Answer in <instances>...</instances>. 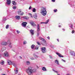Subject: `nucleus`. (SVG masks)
Here are the masks:
<instances>
[{"instance_id":"obj_60","label":"nucleus","mask_w":75,"mask_h":75,"mask_svg":"<svg viewBox=\"0 0 75 75\" xmlns=\"http://www.w3.org/2000/svg\"><path fill=\"white\" fill-rule=\"evenodd\" d=\"M2 75H6V74H3Z\"/></svg>"},{"instance_id":"obj_53","label":"nucleus","mask_w":75,"mask_h":75,"mask_svg":"<svg viewBox=\"0 0 75 75\" xmlns=\"http://www.w3.org/2000/svg\"><path fill=\"white\" fill-rule=\"evenodd\" d=\"M59 27H61V25H59Z\"/></svg>"},{"instance_id":"obj_25","label":"nucleus","mask_w":75,"mask_h":75,"mask_svg":"<svg viewBox=\"0 0 75 75\" xmlns=\"http://www.w3.org/2000/svg\"><path fill=\"white\" fill-rule=\"evenodd\" d=\"M69 27L71 28V29H70V30H72V24H70L69 25Z\"/></svg>"},{"instance_id":"obj_12","label":"nucleus","mask_w":75,"mask_h":75,"mask_svg":"<svg viewBox=\"0 0 75 75\" xmlns=\"http://www.w3.org/2000/svg\"><path fill=\"white\" fill-rule=\"evenodd\" d=\"M15 74H18V69L17 68H16V70H14Z\"/></svg>"},{"instance_id":"obj_14","label":"nucleus","mask_w":75,"mask_h":75,"mask_svg":"<svg viewBox=\"0 0 75 75\" xmlns=\"http://www.w3.org/2000/svg\"><path fill=\"white\" fill-rule=\"evenodd\" d=\"M56 54H57V55H58L59 57H64V56H63L61 54L59 53H58L57 52Z\"/></svg>"},{"instance_id":"obj_1","label":"nucleus","mask_w":75,"mask_h":75,"mask_svg":"<svg viewBox=\"0 0 75 75\" xmlns=\"http://www.w3.org/2000/svg\"><path fill=\"white\" fill-rule=\"evenodd\" d=\"M36 69H33V67H29L28 69L26 70V71L27 74L28 75H31V74L36 71Z\"/></svg>"},{"instance_id":"obj_27","label":"nucleus","mask_w":75,"mask_h":75,"mask_svg":"<svg viewBox=\"0 0 75 75\" xmlns=\"http://www.w3.org/2000/svg\"><path fill=\"white\" fill-rule=\"evenodd\" d=\"M6 48L5 47H2V51H4V50H6Z\"/></svg>"},{"instance_id":"obj_23","label":"nucleus","mask_w":75,"mask_h":75,"mask_svg":"<svg viewBox=\"0 0 75 75\" xmlns=\"http://www.w3.org/2000/svg\"><path fill=\"white\" fill-rule=\"evenodd\" d=\"M7 43L8 44H11V43L10 42V40H8L7 41Z\"/></svg>"},{"instance_id":"obj_45","label":"nucleus","mask_w":75,"mask_h":75,"mask_svg":"<svg viewBox=\"0 0 75 75\" xmlns=\"http://www.w3.org/2000/svg\"><path fill=\"white\" fill-rule=\"evenodd\" d=\"M52 2H55V0H52Z\"/></svg>"},{"instance_id":"obj_59","label":"nucleus","mask_w":75,"mask_h":75,"mask_svg":"<svg viewBox=\"0 0 75 75\" xmlns=\"http://www.w3.org/2000/svg\"><path fill=\"white\" fill-rule=\"evenodd\" d=\"M66 75H70L69 74H67Z\"/></svg>"},{"instance_id":"obj_51","label":"nucleus","mask_w":75,"mask_h":75,"mask_svg":"<svg viewBox=\"0 0 75 75\" xmlns=\"http://www.w3.org/2000/svg\"><path fill=\"white\" fill-rule=\"evenodd\" d=\"M41 24H45V22H41Z\"/></svg>"},{"instance_id":"obj_2","label":"nucleus","mask_w":75,"mask_h":75,"mask_svg":"<svg viewBox=\"0 0 75 75\" xmlns=\"http://www.w3.org/2000/svg\"><path fill=\"white\" fill-rule=\"evenodd\" d=\"M42 15L45 16L47 14V11H46V8L44 7H42L41 9V11L40 12Z\"/></svg>"},{"instance_id":"obj_19","label":"nucleus","mask_w":75,"mask_h":75,"mask_svg":"<svg viewBox=\"0 0 75 75\" xmlns=\"http://www.w3.org/2000/svg\"><path fill=\"white\" fill-rule=\"evenodd\" d=\"M15 18H16V19L20 20V16H16L15 17Z\"/></svg>"},{"instance_id":"obj_24","label":"nucleus","mask_w":75,"mask_h":75,"mask_svg":"<svg viewBox=\"0 0 75 75\" xmlns=\"http://www.w3.org/2000/svg\"><path fill=\"white\" fill-rule=\"evenodd\" d=\"M34 57H35V58H38V55H37L35 54L34 53L33 54Z\"/></svg>"},{"instance_id":"obj_4","label":"nucleus","mask_w":75,"mask_h":75,"mask_svg":"<svg viewBox=\"0 0 75 75\" xmlns=\"http://www.w3.org/2000/svg\"><path fill=\"white\" fill-rule=\"evenodd\" d=\"M39 31H40V25H39V24H38L37 30V31L38 32L37 33V37H38L39 35V34H40V33L38 32Z\"/></svg>"},{"instance_id":"obj_29","label":"nucleus","mask_w":75,"mask_h":75,"mask_svg":"<svg viewBox=\"0 0 75 75\" xmlns=\"http://www.w3.org/2000/svg\"><path fill=\"white\" fill-rule=\"evenodd\" d=\"M4 63V62L3 61H2L0 63L1 64V65H3Z\"/></svg>"},{"instance_id":"obj_46","label":"nucleus","mask_w":75,"mask_h":75,"mask_svg":"<svg viewBox=\"0 0 75 75\" xmlns=\"http://www.w3.org/2000/svg\"><path fill=\"white\" fill-rule=\"evenodd\" d=\"M38 47H36L35 48L34 50H38Z\"/></svg>"},{"instance_id":"obj_31","label":"nucleus","mask_w":75,"mask_h":75,"mask_svg":"<svg viewBox=\"0 0 75 75\" xmlns=\"http://www.w3.org/2000/svg\"><path fill=\"white\" fill-rule=\"evenodd\" d=\"M12 65H13V66L14 67H16V64L14 62H12Z\"/></svg>"},{"instance_id":"obj_6","label":"nucleus","mask_w":75,"mask_h":75,"mask_svg":"<svg viewBox=\"0 0 75 75\" xmlns=\"http://www.w3.org/2000/svg\"><path fill=\"white\" fill-rule=\"evenodd\" d=\"M45 50H46L45 47H42L41 48V50L43 53H45L46 52Z\"/></svg>"},{"instance_id":"obj_55","label":"nucleus","mask_w":75,"mask_h":75,"mask_svg":"<svg viewBox=\"0 0 75 75\" xmlns=\"http://www.w3.org/2000/svg\"><path fill=\"white\" fill-rule=\"evenodd\" d=\"M63 31H65V29H63Z\"/></svg>"},{"instance_id":"obj_7","label":"nucleus","mask_w":75,"mask_h":75,"mask_svg":"<svg viewBox=\"0 0 75 75\" xmlns=\"http://www.w3.org/2000/svg\"><path fill=\"white\" fill-rule=\"evenodd\" d=\"M30 23L31 25V26H32V27H35V26H36L35 24L32 21H30Z\"/></svg>"},{"instance_id":"obj_52","label":"nucleus","mask_w":75,"mask_h":75,"mask_svg":"<svg viewBox=\"0 0 75 75\" xmlns=\"http://www.w3.org/2000/svg\"><path fill=\"white\" fill-rule=\"evenodd\" d=\"M20 58H21V59H22V57L21 56L19 57Z\"/></svg>"},{"instance_id":"obj_41","label":"nucleus","mask_w":75,"mask_h":75,"mask_svg":"<svg viewBox=\"0 0 75 75\" xmlns=\"http://www.w3.org/2000/svg\"><path fill=\"white\" fill-rule=\"evenodd\" d=\"M6 18H3V20L4 21H6Z\"/></svg>"},{"instance_id":"obj_8","label":"nucleus","mask_w":75,"mask_h":75,"mask_svg":"<svg viewBox=\"0 0 75 75\" xmlns=\"http://www.w3.org/2000/svg\"><path fill=\"white\" fill-rule=\"evenodd\" d=\"M27 23L26 22H23L22 23V25L23 27H26V25H27Z\"/></svg>"},{"instance_id":"obj_56","label":"nucleus","mask_w":75,"mask_h":75,"mask_svg":"<svg viewBox=\"0 0 75 75\" xmlns=\"http://www.w3.org/2000/svg\"><path fill=\"white\" fill-rule=\"evenodd\" d=\"M37 68H38V69L39 68V67H38L37 66Z\"/></svg>"},{"instance_id":"obj_33","label":"nucleus","mask_w":75,"mask_h":75,"mask_svg":"<svg viewBox=\"0 0 75 75\" xmlns=\"http://www.w3.org/2000/svg\"><path fill=\"white\" fill-rule=\"evenodd\" d=\"M36 11V10L35 8H34L33 9V12H35Z\"/></svg>"},{"instance_id":"obj_9","label":"nucleus","mask_w":75,"mask_h":75,"mask_svg":"<svg viewBox=\"0 0 75 75\" xmlns=\"http://www.w3.org/2000/svg\"><path fill=\"white\" fill-rule=\"evenodd\" d=\"M4 56L5 57H8V54L7 52H5L4 54Z\"/></svg>"},{"instance_id":"obj_48","label":"nucleus","mask_w":75,"mask_h":75,"mask_svg":"<svg viewBox=\"0 0 75 75\" xmlns=\"http://www.w3.org/2000/svg\"><path fill=\"white\" fill-rule=\"evenodd\" d=\"M62 61H63V62H65V60H64L63 59H62Z\"/></svg>"},{"instance_id":"obj_32","label":"nucleus","mask_w":75,"mask_h":75,"mask_svg":"<svg viewBox=\"0 0 75 75\" xmlns=\"http://www.w3.org/2000/svg\"><path fill=\"white\" fill-rule=\"evenodd\" d=\"M52 70L53 71H54V72H56V73H58V71H56L55 70H54V69H53Z\"/></svg>"},{"instance_id":"obj_28","label":"nucleus","mask_w":75,"mask_h":75,"mask_svg":"<svg viewBox=\"0 0 75 75\" xmlns=\"http://www.w3.org/2000/svg\"><path fill=\"white\" fill-rule=\"evenodd\" d=\"M49 20H50L48 19V20L46 21V22H45V24H47V23H48V22L49 21Z\"/></svg>"},{"instance_id":"obj_30","label":"nucleus","mask_w":75,"mask_h":75,"mask_svg":"<svg viewBox=\"0 0 75 75\" xmlns=\"http://www.w3.org/2000/svg\"><path fill=\"white\" fill-rule=\"evenodd\" d=\"M55 63L59 65V63H58V61L57 60H56L55 61Z\"/></svg>"},{"instance_id":"obj_16","label":"nucleus","mask_w":75,"mask_h":75,"mask_svg":"<svg viewBox=\"0 0 75 75\" xmlns=\"http://www.w3.org/2000/svg\"><path fill=\"white\" fill-rule=\"evenodd\" d=\"M70 54L71 55H74V56L75 55V52H74V51L70 52Z\"/></svg>"},{"instance_id":"obj_42","label":"nucleus","mask_w":75,"mask_h":75,"mask_svg":"<svg viewBox=\"0 0 75 75\" xmlns=\"http://www.w3.org/2000/svg\"><path fill=\"white\" fill-rule=\"evenodd\" d=\"M49 56L50 58H51V59H52V57L51 56L49 55Z\"/></svg>"},{"instance_id":"obj_15","label":"nucleus","mask_w":75,"mask_h":75,"mask_svg":"<svg viewBox=\"0 0 75 75\" xmlns=\"http://www.w3.org/2000/svg\"><path fill=\"white\" fill-rule=\"evenodd\" d=\"M7 63L8 65H11V64H12L13 62H11L9 60H8Z\"/></svg>"},{"instance_id":"obj_37","label":"nucleus","mask_w":75,"mask_h":75,"mask_svg":"<svg viewBox=\"0 0 75 75\" xmlns=\"http://www.w3.org/2000/svg\"><path fill=\"white\" fill-rule=\"evenodd\" d=\"M30 59H31V60H34L35 59L34 57H32L30 58Z\"/></svg>"},{"instance_id":"obj_18","label":"nucleus","mask_w":75,"mask_h":75,"mask_svg":"<svg viewBox=\"0 0 75 75\" xmlns=\"http://www.w3.org/2000/svg\"><path fill=\"white\" fill-rule=\"evenodd\" d=\"M26 64L27 65H30V62L29 61H27L26 62Z\"/></svg>"},{"instance_id":"obj_13","label":"nucleus","mask_w":75,"mask_h":75,"mask_svg":"<svg viewBox=\"0 0 75 75\" xmlns=\"http://www.w3.org/2000/svg\"><path fill=\"white\" fill-rule=\"evenodd\" d=\"M39 39L40 40H41L43 41L44 42H46V41L45 40V39H44L41 38V37H39Z\"/></svg>"},{"instance_id":"obj_5","label":"nucleus","mask_w":75,"mask_h":75,"mask_svg":"<svg viewBox=\"0 0 75 75\" xmlns=\"http://www.w3.org/2000/svg\"><path fill=\"white\" fill-rule=\"evenodd\" d=\"M7 44H7V42L5 41H3L1 42V45H2L6 46L7 45Z\"/></svg>"},{"instance_id":"obj_38","label":"nucleus","mask_w":75,"mask_h":75,"mask_svg":"<svg viewBox=\"0 0 75 75\" xmlns=\"http://www.w3.org/2000/svg\"><path fill=\"white\" fill-rule=\"evenodd\" d=\"M37 44L39 45H41V44H40V42H37Z\"/></svg>"},{"instance_id":"obj_3","label":"nucleus","mask_w":75,"mask_h":75,"mask_svg":"<svg viewBox=\"0 0 75 75\" xmlns=\"http://www.w3.org/2000/svg\"><path fill=\"white\" fill-rule=\"evenodd\" d=\"M18 15L19 16H23L24 13L23 12L21 11V9L19 10L18 11Z\"/></svg>"},{"instance_id":"obj_58","label":"nucleus","mask_w":75,"mask_h":75,"mask_svg":"<svg viewBox=\"0 0 75 75\" xmlns=\"http://www.w3.org/2000/svg\"><path fill=\"white\" fill-rule=\"evenodd\" d=\"M57 75H60V74H57Z\"/></svg>"},{"instance_id":"obj_49","label":"nucleus","mask_w":75,"mask_h":75,"mask_svg":"<svg viewBox=\"0 0 75 75\" xmlns=\"http://www.w3.org/2000/svg\"><path fill=\"white\" fill-rule=\"evenodd\" d=\"M29 10H31V6H30L29 8Z\"/></svg>"},{"instance_id":"obj_39","label":"nucleus","mask_w":75,"mask_h":75,"mask_svg":"<svg viewBox=\"0 0 75 75\" xmlns=\"http://www.w3.org/2000/svg\"><path fill=\"white\" fill-rule=\"evenodd\" d=\"M54 12L56 13L57 11V9H56L54 10Z\"/></svg>"},{"instance_id":"obj_36","label":"nucleus","mask_w":75,"mask_h":75,"mask_svg":"<svg viewBox=\"0 0 75 75\" xmlns=\"http://www.w3.org/2000/svg\"><path fill=\"white\" fill-rule=\"evenodd\" d=\"M9 47H10V48H11V47H12V45H11V44H9Z\"/></svg>"},{"instance_id":"obj_44","label":"nucleus","mask_w":75,"mask_h":75,"mask_svg":"<svg viewBox=\"0 0 75 75\" xmlns=\"http://www.w3.org/2000/svg\"><path fill=\"white\" fill-rule=\"evenodd\" d=\"M16 32H17V34H19V33H20V31H18V30H17Z\"/></svg>"},{"instance_id":"obj_26","label":"nucleus","mask_w":75,"mask_h":75,"mask_svg":"<svg viewBox=\"0 0 75 75\" xmlns=\"http://www.w3.org/2000/svg\"><path fill=\"white\" fill-rule=\"evenodd\" d=\"M12 4H13V5H16V2L14 1H12Z\"/></svg>"},{"instance_id":"obj_43","label":"nucleus","mask_w":75,"mask_h":75,"mask_svg":"<svg viewBox=\"0 0 75 75\" xmlns=\"http://www.w3.org/2000/svg\"><path fill=\"white\" fill-rule=\"evenodd\" d=\"M13 9H16V6H14L13 7Z\"/></svg>"},{"instance_id":"obj_54","label":"nucleus","mask_w":75,"mask_h":75,"mask_svg":"<svg viewBox=\"0 0 75 75\" xmlns=\"http://www.w3.org/2000/svg\"><path fill=\"white\" fill-rule=\"evenodd\" d=\"M57 41H58V42H59V39H57Z\"/></svg>"},{"instance_id":"obj_40","label":"nucleus","mask_w":75,"mask_h":75,"mask_svg":"<svg viewBox=\"0 0 75 75\" xmlns=\"http://www.w3.org/2000/svg\"><path fill=\"white\" fill-rule=\"evenodd\" d=\"M29 16H30L31 17H32V18H33V16H32V14H31V13H29Z\"/></svg>"},{"instance_id":"obj_34","label":"nucleus","mask_w":75,"mask_h":75,"mask_svg":"<svg viewBox=\"0 0 75 75\" xmlns=\"http://www.w3.org/2000/svg\"><path fill=\"white\" fill-rule=\"evenodd\" d=\"M23 44H24V45L26 44H27V42H26V41H24L23 42Z\"/></svg>"},{"instance_id":"obj_57","label":"nucleus","mask_w":75,"mask_h":75,"mask_svg":"<svg viewBox=\"0 0 75 75\" xmlns=\"http://www.w3.org/2000/svg\"><path fill=\"white\" fill-rule=\"evenodd\" d=\"M1 55L0 54V58H1Z\"/></svg>"},{"instance_id":"obj_17","label":"nucleus","mask_w":75,"mask_h":75,"mask_svg":"<svg viewBox=\"0 0 75 75\" xmlns=\"http://www.w3.org/2000/svg\"><path fill=\"white\" fill-rule=\"evenodd\" d=\"M22 18H24V19H26V20H28L29 18L28 17H27V16H23Z\"/></svg>"},{"instance_id":"obj_21","label":"nucleus","mask_w":75,"mask_h":75,"mask_svg":"<svg viewBox=\"0 0 75 75\" xmlns=\"http://www.w3.org/2000/svg\"><path fill=\"white\" fill-rule=\"evenodd\" d=\"M33 17L35 18V19H37V15L36 14H35L33 15Z\"/></svg>"},{"instance_id":"obj_10","label":"nucleus","mask_w":75,"mask_h":75,"mask_svg":"<svg viewBox=\"0 0 75 75\" xmlns=\"http://www.w3.org/2000/svg\"><path fill=\"white\" fill-rule=\"evenodd\" d=\"M30 31L32 35H34V30H30Z\"/></svg>"},{"instance_id":"obj_35","label":"nucleus","mask_w":75,"mask_h":75,"mask_svg":"<svg viewBox=\"0 0 75 75\" xmlns=\"http://www.w3.org/2000/svg\"><path fill=\"white\" fill-rule=\"evenodd\" d=\"M9 26V25H6V29H7L8 28Z\"/></svg>"},{"instance_id":"obj_47","label":"nucleus","mask_w":75,"mask_h":75,"mask_svg":"<svg viewBox=\"0 0 75 75\" xmlns=\"http://www.w3.org/2000/svg\"><path fill=\"white\" fill-rule=\"evenodd\" d=\"M74 32H75V31H74V30H73L72 31V34H74Z\"/></svg>"},{"instance_id":"obj_20","label":"nucleus","mask_w":75,"mask_h":75,"mask_svg":"<svg viewBox=\"0 0 75 75\" xmlns=\"http://www.w3.org/2000/svg\"><path fill=\"white\" fill-rule=\"evenodd\" d=\"M42 70L43 71H47V69H46V68L43 67L42 68Z\"/></svg>"},{"instance_id":"obj_22","label":"nucleus","mask_w":75,"mask_h":75,"mask_svg":"<svg viewBox=\"0 0 75 75\" xmlns=\"http://www.w3.org/2000/svg\"><path fill=\"white\" fill-rule=\"evenodd\" d=\"M35 45H33L31 46V48L32 50H35Z\"/></svg>"},{"instance_id":"obj_11","label":"nucleus","mask_w":75,"mask_h":75,"mask_svg":"<svg viewBox=\"0 0 75 75\" xmlns=\"http://www.w3.org/2000/svg\"><path fill=\"white\" fill-rule=\"evenodd\" d=\"M7 4L8 5H10L11 4V0H6Z\"/></svg>"},{"instance_id":"obj_50","label":"nucleus","mask_w":75,"mask_h":75,"mask_svg":"<svg viewBox=\"0 0 75 75\" xmlns=\"http://www.w3.org/2000/svg\"><path fill=\"white\" fill-rule=\"evenodd\" d=\"M47 38H48V39L49 40H50V37L48 36V37H47Z\"/></svg>"}]
</instances>
